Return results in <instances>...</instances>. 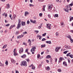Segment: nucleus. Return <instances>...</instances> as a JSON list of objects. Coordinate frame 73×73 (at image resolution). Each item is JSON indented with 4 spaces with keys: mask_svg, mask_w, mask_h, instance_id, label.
Here are the masks:
<instances>
[{
    "mask_svg": "<svg viewBox=\"0 0 73 73\" xmlns=\"http://www.w3.org/2000/svg\"><path fill=\"white\" fill-rule=\"evenodd\" d=\"M21 65L22 66L23 65V66H26L27 65V62L25 61H23L21 62Z\"/></svg>",
    "mask_w": 73,
    "mask_h": 73,
    "instance_id": "f257e3e1",
    "label": "nucleus"
},
{
    "mask_svg": "<svg viewBox=\"0 0 73 73\" xmlns=\"http://www.w3.org/2000/svg\"><path fill=\"white\" fill-rule=\"evenodd\" d=\"M64 48L65 49H64V50H68V49H69L71 48L70 46L67 45L64 46Z\"/></svg>",
    "mask_w": 73,
    "mask_h": 73,
    "instance_id": "f03ea898",
    "label": "nucleus"
},
{
    "mask_svg": "<svg viewBox=\"0 0 73 73\" xmlns=\"http://www.w3.org/2000/svg\"><path fill=\"white\" fill-rule=\"evenodd\" d=\"M21 23V20L19 19L17 27V29H19L20 28V25H21V23Z\"/></svg>",
    "mask_w": 73,
    "mask_h": 73,
    "instance_id": "7ed1b4c3",
    "label": "nucleus"
},
{
    "mask_svg": "<svg viewBox=\"0 0 73 73\" xmlns=\"http://www.w3.org/2000/svg\"><path fill=\"white\" fill-rule=\"evenodd\" d=\"M52 26L51 24H48L47 25V28L49 29H51V27H50Z\"/></svg>",
    "mask_w": 73,
    "mask_h": 73,
    "instance_id": "20e7f679",
    "label": "nucleus"
},
{
    "mask_svg": "<svg viewBox=\"0 0 73 73\" xmlns=\"http://www.w3.org/2000/svg\"><path fill=\"white\" fill-rule=\"evenodd\" d=\"M19 53L21 54L23 53V48H20V50L19 51Z\"/></svg>",
    "mask_w": 73,
    "mask_h": 73,
    "instance_id": "39448f33",
    "label": "nucleus"
},
{
    "mask_svg": "<svg viewBox=\"0 0 73 73\" xmlns=\"http://www.w3.org/2000/svg\"><path fill=\"white\" fill-rule=\"evenodd\" d=\"M35 49H36V47H32V48L31 50V52H32L33 51H35Z\"/></svg>",
    "mask_w": 73,
    "mask_h": 73,
    "instance_id": "423d86ee",
    "label": "nucleus"
},
{
    "mask_svg": "<svg viewBox=\"0 0 73 73\" xmlns=\"http://www.w3.org/2000/svg\"><path fill=\"white\" fill-rule=\"evenodd\" d=\"M29 15V13L27 11H25V16L26 17L27 15Z\"/></svg>",
    "mask_w": 73,
    "mask_h": 73,
    "instance_id": "0eeeda50",
    "label": "nucleus"
},
{
    "mask_svg": "<svg viewBox=\"0 0 73 73\" xmlns=\"http://www.w3.org/2000/svg\"><path fill=\"white\" fill-rule=\"evenodd\" d=\"M52 5H49L48 7V11H50L52 9Z\"/></svg>",
    "mask_w": 73,
    "mask_h": 73,
    "instance_id": "6e6552de",
    "label": "nucleus"
},
{
    "mask_svg": "<svg viewBox=\"0 0 73 73\" xmlns=\"http://www.w3.org/2000/svg\"><path fill=\"white\" fill-rule=\"evenodd\" d=\"M11 62L12 63H13V64H15L16 62V61L15 60L13 59H11Z\"/></svg>",
    "mask_w": 73,
    "mask_h": 73,
    "instance_id": "1a4fd4ad",
    "label": "nucleus"
},
{
    "mask_svg": "<svg viewBox=\"0 0 73 73\" xmlns=\"http://www.w3.org/2000/svg\"><path fill=\"white\" fill-rule=\"evenodd\" d=\"M66 38H69L70 40V39H71V36H70V35H66Z\"/></svg>",
    "mask_w": 73,
    "mask_h": 73,
    "instance_id": "9d476101",
    "label": "nucleus"
},
{
    "mask_svg": "<svg viewBox=\"0 0 73 73\" xmlns=\"http://www.w3.org/2000/svg\"><path fill=\"white\" fill-rule=\"evenodd\" d=\"M45 69H46V70L49 71V70L50 69V67H49V66H48L45 67Z\"/></svg>",
    "mask_w": 73,
    "mask_h": 73,
    "instance_id": "9b49d317",
    "label": "nucleus"
},
{
    "mask_svg": "<svg viewBox=\"0 0 73 73\" xmlns=\"http://www.w3.org/2000/svg\"><path fill=\"white\" fill-rule=\"evenodd\" d=\"M30 21L32 23H33L34 24H35V22H36V21L35 20L33 21V20L30 19Z\"/></svg>",
    "mask_w": 73,
    "mask_h": 73,
    "instance_id": "f8f14e48",
    "label": "nucleus"
},
{
    "mask_svg": "<svg viewBox=\"0 0 73 73\" xmlns=\"http://www.w3.org/2000/svg\"><path fill=\"white\" fill-rule=\"evenodd\" d=\"M21 25L22 26H24L25 25V23L23 21L21 22Z\"/></svg>",
    "mask_w": 73,
    "mask_h": 73,
    "instance_id": "ddd939ff",
    "label": "nucleus"
},
{
    "mask_svg": "<svg viewBox=\"0 0 73 73\" xmlns=\"http://www.w3.org/2000/svg\"><path fill=\"white\" fill-rule=\"evenodd\" d=\"M46 42L47 44H52V42H51V41H46Z\"/></svg>",
    "mask_w": 73,
    "mask_h": 73,
    "instance_id": "4468645a",
    "label": "nucleus"
},
{
    "mask_svg": "<svg viewBox=\"0 0 73 73\" xmlns=\"http://www.w3.org/2000/svg\"><path fill=\"white\" fill-rule=\"evenodd\" d=\"M63 65H64V66H67V64L66 62H64L63 63Z\"/></svg>",
    "mask_w": 73,
    "mask_h": 73,
    "instance_id": "2eb2a0df",
    "label": "nucleus"
},
{
    "mask_svg": "<svg viewBox=\"0 0 73 73\" xmlns=\"http://www.w3.org/2000/svg\"><path fill=\"white\" fill-rule=\"evenodd\" d=\"M7 46V44H5V45H4L3 47H2V48L3 49H4V48H6V47Z\"/></svg>",
    "mask_w": 73,
    "mask_h": 73,
    "instance_id": "dca6fc26",
    "label": "nucleus"
},
{
    "mask_svg": "<svg viewBox=\"0 0 73 73\" xmlns=\"http://www.w3.org/2000/svg\"><path fill=\"white\" fill-rule=\"evenodd\" d=\"M10 5H9V4L8 3L7 4V8H8V9L9 8H10Z\"/></svg>",
    "mask_w": 73,
    "mask_h": 73,
    "instance_id": "f3484780",
    "label": "nucleus"
},
{
    "mask_svg": "<svg viewBox=\"0 0 73 73\" xmlns=\"http://www.w3.org/2000/svg\"><path fill=\"white\" fill-rule=\"evenodd\" d=\"M27 57V55L25 54L21 56V57L22 58H25V57Z\"/></svg>",
    "mask_w": 73,
    "mask_h": 73,
    "instance_id": "a211bd4d",
    "label": "nucleus"
},
{
    "mask_svg": "<svg viewBox=\"0 0 73 73\" xmlns=\"http://www.w3.org/2000/svg\"><path fill=\"white\" fill-rule=\"evenodd\" d=\"M56 52H58V48L57 47H56L55 48Z\"/></svg>",
    "mask_w": 73,
    "mask_h": 73,
    "instance_id": "6ab92c4d",
    "label": "nucleus"
},
{
    "mask_svg": "<svg viewBox=\"0 0 73 73\" xmlns=\"http://www.w3.org/2000/svg\"><path fill=\"white\" fill-rule=\"evenodd\" d=\"M19 31H17L15 33V34L16 35H19Z\"/></svg>",
    "mask_w": 73,
    "mask_h": 73,
    "instance_id": "aec40b11",
    "label": "nucleus"
},
{
    "mask_svg": "<svg viewBox=\"0 0 73 73\" xmlns=\"http://www.w3.org/2000/svg\"><path fill=\"white\" fill-rule=\"evenodd\" d=\"M61 25L62 27H64V22H62L61 23Z\"/></svg>",
    "mask_w": 73,
    "mask_h": 73,
    "instance_id": "412c9836",
    "label": "nucleus"
},
{
    "mask_svg": "<svg viewBox=\"0 0 73 73\" xmlns=\"http://www.w3.org/2000/svg\"><path fill=\"white\" fill-rule=\"evenodd\" d=\"M65 8H64V11H65V12H67V13H68V9H64Z\"/></svg>",
    "mask_w": 73,
    "mask_h": 73,
    "instance_id": "4be33fe9",
    "label": "nucleus"
},
{
    "mask_svg": "<svg viewBox=\"0 0 73 73\" xmlns=\"http://www.w3.org/2000/svg\"><path fill=\"white\" fill-rule=\"evenodd\" d=\"M28 41L29 43L30 46H31V40H30V39H29Z\"/></svg>",
    "mask_w": 73,
    "mask_h": 73,
    "instance_id": "5701e85b",
    "label": "nucleus"
},
{
    "mask_svg": "<svg viewBox=\"0 0 73 73\" xmlns=\"http://www.w3.org/2000/svg\"><path fill=\"white\" fill-rule=\"evenodd\" d=\"M70 21H71L73 19V17H70Z\"/></svg>",
    "mask_w": 73,
    "mask_h": 73,
    "instance_id": "b1692460",
    "label": "nucleus"
},
{
    "mask_svg": "<svg viewBox=\"0 0 73 73\" xmlns=\"http://www.w3.org/2000/svg\"><path fill=\"white\" fill-rule=\"evenodd\" d=\"M45 7H46V6L45 5L43 6L42 9L43 11H45Z\"/></svg>",
    "mask_w": 73,
    "mask_h": 73,
    "instance_id": "393cba45",
    "label": "nucleus"
},
{
    "mask_svg": "<svg viewBox=\"0 0 73 73\" xmlns=\"http://www.w3.org/2000/svg\"><path fill=\"white\" fill-rule=\"evenodd\" d=\"M68 61V63H70V58H67Z\"/></svg>",
    "mask_w": 73,
    "mask_h": 73,
    "instance_id": "a878e982",
    "label": "nucleus"
},
{
    "mask_svg": "<svg viewBox=\"0 0 73 73\" xmlns=\"http://www.w3.org/2000/svg\"><path fill=\"white\" fill-rule=\"evenodd\" d=\"M51 58V56L48 55L47 56H46V58Z\"/></svg>",
    "mask_w": 73,
    "mask_h": 73,
    "instance_id": "bb28decb",
    "label": "nucleus"
},
{
    "mask_svg": "<svg viewBox=\"0 0 73 73\" xmlns=\"http://www.w3.org/2000/svg\"><path fill=\"white\" fill-rule=\"evenodd\" d=\"M70 4H69V5H67L66 7V8H67L68 9V8H70Z\"/></svg>",
    "mask_w": 73,
    "mask_h": 73,
    "instance_id": "cd10ccee",
    "label": "nucleus"
},
{
    "mask_svg": "<svg viewBox=\"0 0 73 73\" xmlns=\"http://www.w3.org/2000/svg\"><path fill=\"white\" fill-rule=\"evenodd\" d=\"M46 46V45H45V44H44L43 45H41V48H43V47H45V46Z\"/></svg>",
    "mask_w": 73,
    "mask_h": 73,
    "instance_id": "c85d7f7f",
    "label": "nucleus"
},
{
    "mask_svg": "<svg viewBox=\"0 0 73 73\" xmlns=\"http://www.w3.org/2000/svg\"><path fill=\"white\" fill-rule=\"evenodd\" d=\"M16 15H14L13 17L14 19H15L16 18Z\"/></svg>",
    "mask_w": 73,
    "mask_h": 73,
    "instance_id": "c756f323",
    "label": "nucleus"
},
{
    "mask_svg": "<svg viewBox=\"0 0 73 73\" xmlns=\"http://www.w3.org/2000/svg\"><path fill=\"white\" fill-rule=\"evenodd\" d=\"M4 64H3L1 63V62H0V66H4Z\"/></svg>",
    "mask_w": 73,
    "mask_h": 73,
    "instance_id": "7c9ffc66",
    "label": "nucleus"
},
{
    "mask_svg": "<svg viewBox=\"0 0 73 73\" xmlns=\"http://www.w3.org/2000/svg\"><path fill=\"white\" fill-rule=\"evenodd\" d=\"M70 42L71 43H73V40L72 39V38H71L70 39Z\"/></svg>",
    "mask_w": 73,
    "mask_h": 73,
    "instance_id": "2f4dec72",
    "label": "nucleus"
},
{
    "mask_svg": "<svg viewBox=\"0 0 73 73\" xmlns=\"http://www.w3.org/2000/svg\"><path fill=\"white\" fill-rule=\"evenodd\" d=\"M59 34L58 33V32H57L56 33V35L58 37V35Z\"/></svg>",
    "mask_w": 73,
    "mask_h": 73,
    "instance_id": "473e14b6",
    "label": "nucleus"
},
{
    "mask_svg": "<svg viewBox=\"0 0 73 73\" xmlns=\"http://www.w3.org/2000/svg\"><path fill=\"white\" fill-rule=\"evenodd\" d=\"M31 69H35V66H34V65H33V66L32 67Z\"/></svg>",
    "mask_w": 73,
    "mask_h": 73,
    "instance_id": "72a5a7b5",
    "label": "nucleus"
},
{
    "mask_svg": "<svg viewBox=\"0 0 73 73\" xmlns=\"http://www.w3.org/2000/svg\"><path fill=\"white\" fill-rule=\"evenodd\" d=\"M21 38V35H18L17 36V38Z\"/></svg>",
    "mask_w": 73,
    "mask_h": 73,
    "instance_id": "f704fd0d",
    "label": "nucleus"
},
{
    "mask_svg": "<svg viewBox=\"0 0 73 73\" xmlns=\"http://www.w3.org/2000/svg\"><path fill=\"white\" fill-rule=\"evenodd\" d=\"M41 25H42V24H41L40 26H39V27H38V29H41Z\"/></svg>",
    "mask_w": 73,
    "mask_h": 73,
    "instance_id": "c9c22d12",
    "label": "nucleus"
},
{
    "mask_svg": "<svg viewBox=\"0 0 73 73\" xmlns=\"http://www.w3.org/2000/svg\"><path fill=\"white\" fill-rule=\"evenodd\" d=\"M58 17V14H56L55 15V17Z\"/></svg>",
    "mask_w": 73,
    "mask_h": 73,
    "instance_id": "e433bc0d",
    "label": "nucleus"
},
{
    "mask_svg": "<svg viewBox=\"0 0 73 73\" xmlns=\"http://www.w3.org/2000/svg\"><path fill=\"white\" fill-rule=\"evenodd\" d=\"M40 57V54H38L37 55V58H39Z\"/></svg>",
    "mask_w": 73,
    "mask_h": 73,
    "instance_id": "4c0bfd02",
    "label": "nucleus"
},
{
    "mask_svg": "<svg viewBox=\"0 0 73 73\" xmlns=\"http://www.w3.org/2000/svg\"><path fill=\"white\" fill-rule=\"evenodd\" d=\"M46 40V39L44 38L42 39V41H45Z\"/></svg>",
    "mask_w": 73,
    "mask_h": 73,
    "instance_id": "58836bf2",
    "label": "nucleus"
},
{
    "mask_svg": "<svg viewBox=\"0 0 73 73\" xmlns=\"http://www.w3.org/2000/svg\"><path fill=\"white\" fill-rule=\"evenodd\" d=\"M73 54H70L69 55V56L71 57V58H73Z\"/></svg>",
    "mask_w": 73,
    "mask_h": 73,
    "instance_id": "ea45409f",
    "label": "nucleus"
},
{
    "mask_svg": "<svg viewBox=\"0 0 73 73\" xmlns=\"http://www.w3.org/2000/svg\"><path fill=\"white\" fill-rule=\"evenodd\" d=\"M54 60L55 61V62H56L57 61V58H55Z\"/></svg>",
    "mask_w": 73,
    "mask_h": 73,
    "instance_id": "a19ab883",
    "label": "nucleus"
},
{
    "mask_svg": "<svg viewBox=\"0 0 73 73\" xmlns=\"http://www.w3.org/2000/svg\"><path fill=\"white\" fill-rule=\"evenodd\" d=\"M41 66H42V64H39V66H38V68H41Z\"/></svg>",
    "mask_w": 73,
    "mask_h": 73,
    "instance_id": "79ce46f5",
    "label": "nucleus"
},
{
    "mask_svg": "<svg viewBox=\"0 0 73 73\" xmlns=\"http://www.w3.org/2000/svg\"><path fill=\"white\" fill-rule=\"evenodd\" d=\"M46 35V33H44L42 35V36H45Z\"/></svg>",
    "mask_w": 73,
    "mask_h": 73,
    "instance_id": "37998d69",
    "label": "nucleus"
},
{
    "mask_svg": "<svg viewBox=\"0 0 73 73\" xmlns=\"http://www.w3.org/2000/svg\"><path fill=\"white\" fill-rule=\"evenodd\" d=\"M14 55L15 56H17L18 55L17 54L16 52H14Z\"/></svg>",
    "mask_w": 73,
    "mask_h": 73,
    "instance_id": "c03bdc74",
    "label": "nucleus"
},
{
    "mask_svg": "<svg viewBox=\"0 0 73 73\" xmlns=\"http://www.w3.org/2000/svg\"><path fill=\"white\" fill-rule=\"evenodd\" d=\"M62 59L63 60V58L62 57H60V58H59V60L60 61H62Z\"/></svg>",
    "mask_w": 73,
    "mask_h": 73,
    "instance_id": "a18cd8bd",
    "label": "nucleus"
},
{
    "mask_svg": "<svg viewBox=\"0 0 73 73\" xmlns=\"http://www.w3.org/2000/svg\"><path fill=\"white\" fill-rule=\"evenodd\" d=\"M26 60L27 61L28 63L30 61L29 59H26Z\"/></svg>",
    "mask_w": 73,
    "mask_h": 73,
    "instance_id": "49530a36",
    "label": "nucleus"
},
{
    "mask_svg": "<svg viewBox=\"0 0 73 73\" xmlns=\"http://www.w3.org/2000/svg\"><path fill=\"white\" fill-rule=\"evenodd\" d=\"M13 28V25H12L10 26L9 29H12V28Z\"/></svg>",
    "mask_w": 73,
    "mask_h": 73,
    "instance_id": "de8ad7c7",
    "label": "nucleus"
},
{
    "mask_svg": "<svg viewBox=\"0 0 73 73\" xmlns=\"http://www.w3.org/2000/svg\"><path fill=\"white\" fill-rule=\"evenodd\" d=\"M70 53H68V54H66V56H67V57H68V56H69V55H70Z\"/></svg>",
    "mask_w": 73,
    "mask_h": 73,
    "instance_id": "09e8293b",
    "label": "nucleus"
},
{
    "mask_svg": "<svg viewBox=\"0 0 73 73\" xmlns=\"http://www.w3.org/2000/svg\"><path fill=\"white\" fill-rule=\"evenodd\" d=\"M29 6H30V7H33V6H34V5H32V4H29Z\"/></svg>",
    "mask_w": 73,
    "mask_h": 73,
    "instance_id": "8fccbe9b",
    "label": "nucleus"
},
{
    "mask_svg": "<svg viewBox=\"0 0 73 73\" xmlns=\"http://www.w3.org/2000/svg\"><path fill=\"white\" fill-rule=\"evenodd\" d=\"M42 15V14L41 13H40L39 14V15L40 17H41V16Z\"/></svg>",
    "mask_w": 73,
    "mask_h": 73,
    "instance_id": "3c124183",
    "label": "nucleus"
},
{
    "mask_svg": "<svg viewBox=\"0 0 73 73\" xmlns=\"http://www.w3.org/2000/svg\"><path fill=\"white\" fill-rule=\"evenodd\" d=\"M30 23V22H29V20H28L27 21V24H29V23Z\"/></svg>",
    "mask_w": 73,
    "mask_h": 73,
    "instance_id": "603ef678",
    "label": "nucleus"
},
{
    "mask_svg": "<svg viewBox=\"0 0 73 73\" xmlns=\"http://www.w3.org/2000/svg\"><path fill=\"white\" fill-rule=\"evenodd\" d=\"M58 72H61V70L60 69H59L58 70Z\"/></svg>",
    "mask_w": 73,
    "mask_h": 73,
    "instance_id": "864d4df0",
    "label": "nucleus"
},
{
    "mask_svg": "<svg viewBox=\"0 0 73 73\" xmlns=\"http://www.w3.org/2000/svg\"><path fill=\"white\" fill-rule=\"evenodd\" d=\"M29 50V49H28V48H27V49H26L25 51L26 52H28V51Z\"/></svg>",
    "mask_w": 73,
    "mask_h": 73,
    "instance_id": "5fc2aeb1",
    "label": "nucleus"
},
{
    "mask_svg": "<svg viewBox=\"0 0 73 73\" xmlns=\"http://www.w3.org/2000/svg\"><path fill=\"white\" fill-rule=\"evenodd\" d=\"M5 64H6V65H7L8 64V62L7 61V62H6L5 63Z\"/></svg>",
    "mask_w": 73,
    "mask_h": 73,
    "instance_id": "6e6d98bb",
    "label": "nucleus"
},
{
    "mask_svg": "<svg viewBox=\"0 0 73 73\" xmlns=\"http://www.w3.org/2000/svg\"><path fill=\"white\" fill-rule=\"evenodd\" d=\"M38 1H41V2H42V1H44V0H38Z\"/></svg>",
    "mask_w": 73,
    "mask_h": 73,
    "instance_id": "4d7b16f0",
    "label": "nucleus"
},
{
    "mask_svg": "<svg viewBox=\"0 0 73 73\" xmlns=\"http://www.w3.org/2000/svg\"><path fill=\"white\" fill-rule=\"evenodd\" d=\"M23 34H27V32L25 31L23 33Z\"/></svg>",
    "mask_w": 73,
    "mask_h": 73,
    "instance_id": "13d9d810",
    "label": "nucleus"
},
{
    "mask_svg": "<svg viewBox=\"0 0 73 73\" xmlns=\"http://www.w3.org/2000/svg\"><path fill=\"white\" fill-rule=\"evenodd\" d=\"M33 64H31L30 66H29V67L30 68L31 67H33Z\"/></svg>",
    "mask_w": 73,
    "mask_h": 73,
    "instance_id": "bf43d9fd",
    "label": "nucleus"
},
{
    "mask_svg": "<svg viewBox=\"0 0 73 73\" xmlns=\"http://www.w3.org/2000/svg\"><path fill=\"white\" fill-rule=\"evenodd\" d=\"M63 53L64 54H66V53H67V52H66V51H64L63 52Z\"/></svg>",
    "mask_w": 73,
    "mask_h": 73,
    "instance_id": "052dcab7",
    "label": "nucleus"
},
{
    "mask_svg": "<svg viewBox=\"0 0 73 73\" xmlns=\"http://www.w3.org/2000/svg\"><path fill=\"white\" fill-rule=\"evenodd\" d=\"M5 17H7V14H6L5 15Z\"/></svg>",
    "mask_w": 73,
    "mask_h": 73,
    "instance_id": "680f3d73",
    "label": "nucleus"
},
{
    "mask_svg": "<svg viewBox=\"0 0 73 73\" xmlns=\"http://www.w3.org/2000/svg\"><path fill=\"white\" fill-rule=\"evenodd\" d=\"M37 37L38 38V37H41V35H38Z\"/></svg>",
    "mask_w": 73,
    "mask_h": 73,
    "instance_id": "e2e57ef3",
    "label": "nucleus"
},
{
    "mask_svg": "<svg viewBox=\"0 0 73 73\" xmlns=\"http://www.w3.org/2000/svg\"><path fill=\"white\" fill-rule=\"evenodd\" d=\"M9 25V24H7L6 25V27H8Z\"/></svg>",
    "mask_w": 73,
    "mask_h": 73,
    "instance_id": "0e129e2a",
    "label": "nucleus"
},
{
    "mask_svg": "<svg viewBox=\"0 0 73 73\" xmlns=\"http://www.w3.org/2000/svg\"><path fill=\"white\" fill-rule=\"evenodd\" d=\"M48 16L49 18H50V17H51L50 15H48Z\"/></svg>",
    "mask_w": 73,
    "mask_h": 73,
    "instance_id": "69168bd1",
    "label": "nucleus"
},
{
    "mask_svg": "<svg viewBox=\"0 0 73 73\" xmlns=\"http://www.w3.org/2000/svg\"><path fill=\"white\" fill-rule=\"evenodd\" d=\"M70 6H73V4L72 3H71L70 4Z\"/></svg>",
    "mask_w": 73,
    "mask_h": 73,
    "instance_id": "338daca9",
    "label": "nucleus"
},
{
    "mask_svg": "<svg viewBox=\"0 0 73 73\" xmlns=\"http://www.w3.org/2000/svg\"><path fill=\"white\" fill-rule=\"evenodd\" d=\"M50 62H52V60H53L52 59V58H51L50 60Z\"/></svg>",
    "mask_w": 73,
    "mask_h": 73,
    "instance_id": "774afa93",
    "label": "nucleus"
}]
</instances>
